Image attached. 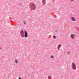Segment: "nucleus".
<instances>
[{"instance_id": "6", "label": "nucleus", "mask_w": 79, "mask_h": 79, "mask_svg": "<svg viewBox=\"0 0 79 79\" xmlns=\"http://www.w3.org/2000/svg\"><path fill=\"white\" fill-rule=\"evenodd\" d=\"M15 63L17 64L18 63V60H15Z\"/></svg>"}, {"instance_id": "4", "label": "nucleus", "mask_w": 79, "mask_h": 79, "mask_svg": "<svg viewBox=\"0 0 79 79\" xmlns=\"http://www.w3.org/2000/svg\"><path fill=\"white\" fill-rule=\"evenodd\" d=\"M70 37L72 39H74V35L73 34H71Z\"/></svg>"}, {"instance_id": "5", "label": "nucleus", "mask_w": 79, "mask_h": 79, "mask_svg": "<svg viewBox=\"0 0 79 79\" xmlns=\"http://www.w3.org/2000/svg\"><path fill=\"white\" fill-rule=\"evenodd\" d=\"M61 45L60 44H59L58 45V50H59L60 48V47H61Z\"/></svg>"}, {"instance_id": "3", "label": "nucleus", "mask_w": 79, "mask_h": 79, "mask_svg": "<svg viewBox=\"0 0 79 79\" xmlns=\"http://www.w3.org/2000/svg\"><path fill=\"white\" fill-rule=\"evenodd\" d=\"M71 20L72 21H76V18L74 17H72L71 18Z\"/></svg>"}, {"instance_id": "10", "label": "nucleus", "mask_w": 79, "mask_h": 79, "mask_svg": "<svg viewBox=\"0 0 79 79\" xmlns=\"http://www.w3.org/2000/svg\"><path fill=\"white\" fill-rule=\"evenodd\" d=\"M45 0H43V3H44V1H45Z\"/></svg>"}, {"instance_id": "11", "label": "nucleus", "mask_w": 79, "mask_h": 79, "mask_svg": "<svg viewBox=\"0 0 79 79\" xmlns=\"http://www.w3.org/2000/svg\"><path fill=\"white\" fill-rule=\"evenodd\" d=\"M19 79H21V78H20V77H19Z\"/></svg>"}, {"instance_id": "9", "label": "nucleus", "mask_w": 79, "mask_h": 79, "mask_svg": "<svg viewBox=\"0 0 79 79\" xmlns=\"http://www.w3.org/2000/svg\"><path fill=\"white\" fill-rule=\"evenodd\" d=\"M24 24H26V22H24Z\"/></svg>"}, {"instance_id": "8", "label": "nucleus", "mask_w": 79, "mask_h": 79, "mask_svg": "<svg viewBox=\"0 0 79 79\" xmlns=\"http://www.w3.org/2000/svg\"><path fill=\"white\" fill-rule=\"evenodd\" d=\"M53 37L54 39H56V36H55V35L53 36Z\"/></svg>"}, {"instance_id": "13", "label": "nucleus", "mask_w": 79, "mask_h": 79, "mask_svg": "<svg viewBox=\"0 0 79 79\" xmlns=\"http://www.w3.org/2000/svg\"><path fill=\"white\" fill-rule=\"evenodd\" d=\"M50 77V76H49V77Z\"/></svg>"}, {"instance_id": "1", "label": "nucleus", "mask_w": 79, "mask_h": 79, "mask_svg": "<svg viewBox=\"0 0 79 79\" xmlns=\"http://www.w3.org/2000/svg\"><path fill=\"white\" fill-rule=\"evenodd\" d=\"M24 33L25 37V38H27L28 35H27V31H26L25 30V31H24Z\"/></svg>"}, {"instance_id": "12", "label": "nucleus", "mask_w": 79, "mask_h": 79, "mask_svg": "<svg viewBox=\"0 0 79 79\" xmlns=\"http://www.w3.org/2000/svg\"><path fill=\"white\" fill-rule=\"evenodd\" d=\"M73 1H74V0H72Z\"/></svg>"}, {"instance_id": "7", "label": "nucleus", "mask_w": 79, "mask_h": 79, "mask_svg": "<svg viewBox=\"0 0 79 79\" xmlns=\"http://www.w3.org/2000/svg\"><path fill=\"white\" fill-rule=\"evenodd\" d=\"M51 58H54V56H51Z\"/></svg>"}, {"instance_id": "2", "label": "nucleus", "mask_w": 79, "mask_h": 79, "mask_svg": "<svg viewBox=\"0 0 79 79\" xmlns=\"http://www.w3.org/2000/svg\"><path fill=\"white\" fill-rule=\"evenodd\" d=\"M72 67L73 69H76V64L74 63H73L72 64Z\"/></svg>"}]
</instances>
